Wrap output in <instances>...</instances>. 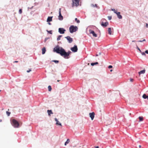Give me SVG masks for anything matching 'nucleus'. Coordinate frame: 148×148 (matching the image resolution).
Returning a JSON list of instances; mask_svg holds the SVG:
<instances>
[{
  "instance_id": "nucleus-23",
  "label": "nucleus",
  "mask_w": 148,
  "mask_h": 148,
  "mask_svg": "<svg viewBox=\"0 0 148 148\" xmlns=\"http://www.w3.org/2000/svg\"><path fill=\"white\" fill-rule=\"evenodd\" d=\"M91 6L92 7H96V8L98 7L97 5V4H95V5H94L93 4H92L91 5Z\"/></svg>"
},
{
  "instance_id": "nucleus-50",
  "label": "nucleus",
  "mask_w": 148,
  "mask_h": 148,
  "mask_svg": "<svg viewBox=\"0 0 148 148\" xmlns=\"http://www.w3.org/2000/svg\"><path fill=\"white\" fill-rule=\"evenodd\" d=\"M98 56V54H97V55H96V56Z\"/></svg>"
},
{
  "instance_id": "nucleus-10",
  "label": "nucleus",
  "mask_w": 148,
  "mask_h": 148,
  "mask_svg": "<svg viewBox=\"0 0 148 148\" xmlns=\"http://www.w3.org/2000/svg\"><path fill=\"white\" fill-rule=\"evenodd\" d=\"M58 19L59 20H62L63 19V16H62L61 14V9L60 8L59 10V16H58Z\"/></svg>"
},
{
  "instance_id": "nucleus-3",
  "label": "nucleus",
  "mask_w": 148,
  "mask_h": 148,
  "mask_svg": "<svg viewBox=\"0 0 148 148\" xmlns=\"http://www.w3.org/2000/svg\"><path fill=\"white\" fill-rule=\"evenodd\" d=\"M11 123L12 125L15 127H18L19 125L18 122L15 119H12Z\"/></svg>"
},
{
  "instance_id": "nucleus-15",
  "label": "nucleus",
  "mask_w": 148,
  "mask_h": 148,
  "mask_svg": "<svg viewBox=\"0 0 148 148\" xmlns=\"http://www.w3.org/2000/svg\"><path fill=\"white\" fill-rule=\"evenodd\" d=\"M52 16L48 17L47 19V22H49L51 21H52Z\"/></svg>"
},
{
  "instance_id": "nucleus-27",
  "label": "nucleus",
  "mask_w": 148,
  "mask_h": 148,
  "mask_svg": "<svg viewBox=\"0 0 148 148\" xmlns=\"http://www.w3.org/2000/svg\"><path fill=\"white\" fill-rule=\"evenodd\" d=\"M75 20L77 22V23H80L79 20H78L77 18H75Z\"/></svg>"
},
{
  "instance_id": "nucleus-55",
  "label": "nucleus",
  "mask_w": 148,
  "mask_h": 148,
  "mask_svg": "<svg viewBox=\"0 0 148 148\" xmlns=\"http://www.w3.org/2000/svg\"><path fill=\"white\" fill-rule=\"evenodd\" d=\"M1 91V90H0V91Z\"/></svg>"
},
{
  "instance_id": "nucleus-22",
  "label": "nucleus",
  "mask_w": 148,
  "mask_h": 148,
  "mask_svg": "<svg viewBox=\"0 0 148 148\" xmlns=\"http://www.w3.org/2000/svg\"><path fill=\"white\" fill-rule=\"evenodd\" d=\"M70 142V139H68L65 142V143H64V145L65 146L67 144H68Z\"/></svg>"
},
{
  "instance_id": "nucleus-21",
  "label": "nucleus",
  "mask_w": 148,
  "mask_h": 148,
  "mask_svg": "<svg viewBox=\"0 0 148 148\" xmlns=\"http://www.w3.org/2000/svg\"><path fill=\"white\" fill-rule=\"evenodd\" d=\"M108 34L110 35L112 34V32L111 31V29L110 28H109L108 29Z\"/></svg>"
},
{
  "instance_id": "nucleus-54",
  "label": "nucleus",
  "mask_w": 148,
  "mask_h": 148,
  "mask_svg": "<svg viewBox=\"0 0 148 148\" xmlns=\"http://www.w3.org/2000/svg\"><path fill=\"white\" fill-rule=\"evenodd\" d=\"M99 54L100 55L101 54V53H99Z\"/></svg>"
},
{
  "instance_id": "nucleus-12",
  "label": "nucleus",
  "mask_w": 148,
  "mask_h": 148,
  "mask_svg": "<svg viewBox=\"0 0 148 148\" xmlns=\"http://www.w3.org/2000/svg\"><path fill=\"white\" fill-rule=\"evenodd\" d=\"M89 32L90 34H92L93 36L95 37H97V34H95L93 31L90 30Z\"/></svg>"
},
{
  "instance_id": "nucleus-33",
  "label": "nucleus",
  "mask_w": 148,
  "mask_h": 148,
  "mask_svg": "<svg viewBox=\"0 0 148 148\" xmlns=\"http://www.w3.org/2000/svg\"><path fill=\"white\" fill-rule=\"evenodd\" d=\"M108 17L109 20H110L112 19V17L111 16H108Z\"/></svg>"
},
{
  "instance_id": "nucleus-32",
  "label": "nucleus",
  "mask_w": 148,
  "mask_h": 148,
  "mask_svg": "<svg viewBox=\"0 0 148 148\" xmlns=\"http://www.w3.org/2000/svg\"><path fill=\"white\" fill-rule=\"evenodd\" d=\"M19 12L20 14H21L22 12V10L21 9H20L19 11Z\"/></svg>"
},
{
  "instance_id": "nucleus-2",
  "label": "nucleus",
  "mask_w": 148,
  "mask_h": 148,
  "mask_svg": "<svg viewBox=\"0 0 148 148\" xmlns=\"http://www.w3.org/2000/svg\"><path fill=\"white\" fill-rule=\"evenodd\" d=\"M69 29L70 33H72L77 31L78 30V28L76 26L71 25Z\"/></svg>"
},
{
  "instance_id": "nucleus-31",
  "label": "nucleus",
  "mask_w": 148,
  "mask_h": 148,
  "mask_svg": "<svg viewBox=\"0 0 148 148\" xmlns=\"http://www.w3.org/2000/svg\"><path fill=\"white\" fill-rule=\"evenodd\" d=\"M31 71H32V70H31V69H28V70H27V73H29V72H30Z\"/></svg>"
},
{
  "instance_id": "nucleus-14",
  "label": "nucleus",
  "mask_w": 148,
  "mask_h": 148,
  "mask_svg": "<svg viewBox=\"0 0 148 148\" xmlns=\"http://www.w3.org/2000/svg\"><path fill=\"white\" fill-rule=\"evenodd\" d=\"M55 121H56V125H59L62 126L61 123L59 122V121H58V120H57V119L56 118H55Z\"/></svg>"
},
{
  "instance_id": "nucleus-36",
  "label": "nucleus",
  "mask_w": 148,
  "mask_h": 148,
  "mask_svg": "<svg viewBox=\"0 0 148 148\" xmlns=\"http://www.w3.org/2000/svg\"><path fill=\"white\" fill-rule=\"evenodd\" d=\"M145 41V39H144L143 40H139V41H138V42H142L143 41Z\"/></svg>"
},
{
  "instance_id": "nucleus-49",
  "label": "nucleus",
  "mask_w": 148,
  "mask_h": 148,
  "mask_svg": "<svg viewBox=\"0 0 148 148\" xmlns=\"http://www.w3.org/2000/svg\"><path fill=\"white\" fill-rule=\"evenodd\" d=\"M1 121H2V120H0V122H1Z\"/></svg>"
},
{
  "instance_id": "nucleus-4",
  "label": "nucleus",
  "mask_w": 148,
  "mask_h": 148,
  "mask_svg": "<svg viewBox=\"0 0 148 148\" xmlns=\"http://www.w3.org/2000/svg\"><path fill=\"white\" fill-rule=\"evenodd\" d=\"M102 22L101 23V25L103 27H106L108 25V23L107 21L105 19L102 20Z\"/></svg>"
},
{
  "instance_id": "nucleus-19",
  "label": "nucleus",
  "mask_w": 148,
  "mask_h": 148,
  "mask_svg": "<svg viewBox=\"0 0 148 148\" xmlns=\"http://www.w3.org/2000/svg\"><path fill=\"white\" fill-rule=\"evenodd\" d=\"M145 71V70L144 69L142 71H140V72H139V75H140L141 74H144Z\"/></svg>"
},
{
  "instance_id": "nucleus-9",
  "label": "nucleus",
  "mask_w": 148,
  "mask_h": 148,
  "mask_svg": "<svg viewBox=\"0 0 148 148\" xmlns=\"http://www.w3.org/2000/svg\"><path fill=\"white\" fill-rule=\"evenodd\" d=\"M66 30L63 28H59L58 32L61 34H63L64 33Z\"/></svg>"
},
{
  "instance_id": "nucleus-8",
  "label": "nucleus",
  "mask_w": 148,
  "mask_h": 148,
  "mask_svg": "<svg viewBox=\"0 0 148 148\" xmlns=\"http://www.w3.org/2000/svg\"><path fill=\"white\" fill-rule=\"evenodd\" d=\"M65 38L67 39L68 42L69 43H71L73 41V38H71V37L69 36H67L66 37H65Z\"/></svg>"
},
{
  "instance_id": "nucleus-46",
  "label": "nucleus",
  "mask_w": 148,
  "mask_h": 148,
  "mask_svg": "<svg viewBox=\"0 0 148 148\" xmlns=\"http://www.w3.org/2000/svg\"><path fill=\"white\" fill-rule=\"evenodd\" d=\"M139 147L140 148V147H141V146L140 145H139Z\"/></svg>"
},
{
  "instance_id": "nucleus-35",
  "label": "nucleus",
  "mask_w": 148,
  "mask_h": 148,
  "mask_svg": "<svg viewBox=\"0 0 148 148\" xmlns=\"http://www.w3.org/2000/svg\"><path fill=\"white\" fill-rule=\"evenodd\" d=\"M140 53H141L143 55H145V53H144V52H140Z\"/></svg>"
},
{
  "instance_id": "nucleus-11",
  "label": "nucleus",
  "mask_w": 148,
  "mask_h": 148,
  "mask_svg": "<svg viewBox=\"0 0 148 148\" xmlns=\"http://www.w3.org/2000/svg\"><path fill=\"white\" fill-rule=\"evenodd\" d=\"M95 114L94 112H92V113H89V115L90 117L91 118V119L92 120L95 116Z\"/></svg>"
},
{
  "instance_id": "nucleus-20",
  "label": "nucleus",
  "mask_w": 148,
  "mask_h": 148,
  "mask_svg": "<svg viewBox=\"0 0 148 148\" xmlns=\"http://www.w3.org/2000/svg\"><path fill=\"white\" fill-rule=\"evenodd\" d=\"M142 97L144 99H147L148 100V96L146 95V94H144L143 95Z\"/></svg>"
},
{
  "instance_id": "nucleus-39",
  "label": "nucleus",
  "mask_w": 148,
  "mask_h": 148,
  "mask_svg": "<svg viewBox=\"0 0 148 148\" xmlns=\"http://www.w3.org/2000/svg\"><path fill=\"white\" fill-rule=\"evenodd\" d=\"M48 32L49 33H50V34H52V31H48Z\"/></svg>"
},
{
  "instance_id": "nucleus-40",
  "label": "nucleus",
  "mask_w": 148,
  "mask_h": 148,
  "mask_svg": "<svg viewBox=\"0 0 148 148\" xmlns=\"http://www.w3.org/2000/svg\"><path fill=\"white\" fill-rule=\"evenodd\" d=\"M114 12L116 14H117L118 13V12H117L116 11V10H114Z\"/></svg>"
},
{
  "instance_id": "nucleus-6",
  "label": "nucleus",
  "mask_w": 148,
  "mask_h": 148,
  "mask_svg": "<svg viewBox=\"0 0 148 148\" xmlns=\"http://www.w3.org/2000/svg\"><path fill=\"white\" fill-rule=\"evenodd\" d=\"M71 53V51H69L68 52H66L65 51V53L64 56V58L66 59L69 58L68 56Z\"/></svg>"
},
{
  "instance_id": "nucleus-45",
  "label": "nucleus",
  "mask_w": 148,
  "mask_h": 148,
  "mask_svg": "<svg viewBox=\"0 0 148 148\" xmlns=\"http://www.w3.org/2000/svg\"><path fill=\"white\" fill-rule=\"evenodd\" d=\"M95 148H99V147L98 146L95 147Z\"/></svg>"
},
{
  "instance_id": "nucleus-48",
  "label": "nucleus",
  "mask_w": 148,
  "mask_h": 148,
  "mask_svg": "<svg viewBox=\"0 0 148 148\" xmlns=\"http://www.w3.org/2000/svg\"><path fill=\"white\" fill-rule=\"evenodd\" d=\"M60 81V80H57V82H59Z\"/></svg>"
},
{
  "instance_id": "nucleus-29",
  "label": "nucleus",
  "mask_w": 148,
  "mask_h": 148,
  "mask_svg": "<svg viewBox=\"0 0 148 148\" xmlns=\"http://www.w3.org/2000/svg\"><path fill=\"white\" fill-rule=\"evenodd\" d=\"M52 62H55L56 63H58L59 62V61L57 60H53L52 61Z\"/></svg>"
},
{
  "instance_id": "nucleus-24",
  "label": "nucleus",
  "mask_w": 148,
  "mask_h": 148,
  "mask_svg": "<svg viewBox=\"0 0 148 148\" xmlns=\"http://www.w3.org/2000/svg\"><path fill=\"white\" fill-rule=\"evenodd\" d=\"M98 64V62H95V63H91V65L92 66H94L95 65H96V64Z\"/></svg>"
},
{
  "instance_id": "nucleus-16",
  "label": "nucleus",
  "mask_w": 148,
  "mask_h": 148,
  "mask_svg": "<svg viewBox=\"0 0 148 148\" xmlns=\"http://www.w3.org/2000/svg\"><path fill=\"white\" fill-rule=\"evenodd\" d=\"M47 112H48V115L49 116H51V114H53V112H52L51 110H47Z\"/></svg>"
},
{
  "instance_id": "nucleus-47",
  "label": "nucleus",
  "mask_w": 148,
  "mask_h": 148,
  "mask_svg": "<svg viewBox=\"0 0 148 148\" xmlns=\"http://www.w3.org/2000/svg\"><path fill=\"white\" fill-rule=\"evenodd\" d=\"M112 69H111V70H110V72H112Z\"/></svg>"
},
{
  "instance_id": "nucleus-1",
  "label": "nucleus",
  "mask_w": 148,
  "mask_h": 148,
  "mask_svg": "<svg viewBox=\"0 0 148 148\" xmlns=\"http://www.w3.org/2000/svg\"><path fill=\"white\" fill-rule=\"evenodd\" d=\"M53 51L57 53L60 54L62 56L64 57L65 51L62 47H60L58 45L54 49Z\"/></svg>"
},
{
  "instance_id": "nucleus-43",
  "label": "nucleus",
  "mask_w": 148,
  "mask_h": 148,
  "mask_svg": "<svg viewBox=\"0 0 148 148\" xmlns=\"http://www.w3.org/2000/svg\"><path fill=\"white\" fill-rule=\"evenodd\" d=\"M18 62V61H15L14 62H14H15V63H17V62Z\"/></svg>"
},
{
  "instance_id": "nucleus-37",
  "label": "nucleus",
  "mask_w": 148,
  "mask_h": 148,
  "mask_svg": "<svg viewBox=\"0 0 148 148\" xmlns=\"http://www.w3.org/2000/svg\"><path fill=\"white\" fill-rule=\"evenodd\" d=\"M137 48L138 50L140 52H141V50H140V49H139V48H138V47H137Z\"/></svg>"
},
{
  "instance_id": "nucleus-28",
  "label": "nucleus",
  "mask_w": 148,
  "mask_h": 148,
  "mask_svg": "<svg viewBox=\"0 0 148 148\" xmlns=\"http://www.w3.org/2000/svg\"><path fill=\"white\" fill-rule=\"evenodd\" d=\"M62 36V35H59L58 36L57 38V40H59L60 39L61 37Z\"/></svg>"
},
{
  "instance_id": "nucleus-18",
  "label": "nucleus",
  "mask_w": 148,
  "mask_h": 148,
  "mask_svg": "<svg viewBox=\"0 0 148 148\" xmlns=\"http://www.w3.org/2000/svg\"><path fill=\"white\" fill-rule=\"evenodd\" d=\"M46 52V48L44 47L42 49V54H45Z\"/></svg>"
},
{
  "instance_id": "nucleus-51",
  "label": "nucleus",
  "mask_w": 148,
  "mask_h": 148,
  "mask_svg": "<svg viewBox=\"0 0 148 148\" xmlns=\"http://www.w3.org/2000/svg\"><path fill=\"white\" fill-rule=\"evenodd\" d=\"M49 24L50 25V23H49Z\"/></svg>"
},
{
  "instance_id": "nucleus-34",
  "label": "nucleus",
  "mask_w": 148,
  "mask_h": 148,
  "mask_svg": "<svg viewBox=\"0 0 148 148\" xmlns=\"http://www.w3.org/2000/svg\"><path fill=\"white\" fill-rule=\"evenodd\" d=\"M130 81L131 82H132L133 81L134 79H133L130 78Z\"/></svg>"
},
{
  "instance_id": "nucleus-7",
  "label": "nucleus",
  "mask_w": 148,
  "mask_h": 148,
  "mask_svg": "<svg viewBox=\"0 0 148 148\" xmlns=\"http://www.w3.org/2000/svg\"><path fill=\"white\" fill-rule=\"evenodd\" d=\"M71 50L73 52H77L78 50V48L77 46L76 45H75L73 47L71 48Z\"/></svg>"
},
{
  "instance_id": "nucleus-42",
  "label": "nucleus",
  "mask_w": 148,
  "mask_h": 148,
  "mask_svg": "<svg viewBox=\"0 0 148 148\" xmlns=\"http://www.w3.org/2000/svg\"><path fill=\"white\" fill-rule=\"evenodd\" d=\"M146 27H148V24L147 23H146Z\"/></svg>"
},
{
  "instance_id": "nucleus-52",
  "label": "nucleus",
  "mask_w": 148,
  "mask_h": 148,
  "mask_svg": "<svg viewBox=\"0 0 148 148\" xmlns=\"http://www.w3.org/2000/svg\"><path fill=\"white\" fill-rule=\"evenodd\" d=\"M134 40L132 41V42H134Z\"/></svg>"
},
{
  "instance_id": "nucleus-44",
  "label": "nucleus",
  "mask_w": 148,
  "mask_h": 148,
  "mask_svg": "<svg viewBox=\"0 0 148 148\" xmlns=\"http://www.w3.org/2000/svg\"><path fill=\"white\" fill-rule=\"evenodd\" d=\"M112 10L113 11H114V10H115L114 9H112Z\"/></svg>"
},
{
  "instance_id": "nucleus-41",
  "label": "nucleus",
  "mask_w": 148,
  "mask_h": 148,
  "mask_svg": "<svg viewBox=\"0 0 148 148\" xmlns=\"http://www.w3.org/2000/svg\"><path fill=\"white\" fill-rule=\"evenodd\" d=\"M145 53H147V54H148V50H146L145 52Z\"/></svg>"
},
{
  "instance_id": "nucleus-53",
  "label": "nucleus",
  "mask_w": 148,
  "mask_h": 148,
  "mask_svg": "<svg viewBox=\"0 0 148 148\" xmlns=\"http://www.w3.org/2000/svg\"><path fill=\"white\" fill-rule=\"evenodd\" d=\"M89 63H88V65H89Z\"/></svg>"
},
{
  "instance_id": "nucleus-30",
  "label": "nucleus",
  "mask_w": 148,
  "mask_h": 148,
  "mask_svg": "<svg viewBox=\"0 0 148 148\" xmlns=\"http://www.w3.org/2000/svg\"><path fill=\"white\" fill-rule=\"evenodd\" d=\"M6 113L8 116H9L10 114V112L8 111H6Z\"/></svg>"
},
{
  "instance_id": "nucleus-17",
  "label": "nucleus",
  "mask_w": 148,
  "mask_h": 148,
  "mask_svg": "<svg viewBox=\"0 0 148 148\" xmlns=\"http://www.w3.org/2000/svg\"><path fill=\"white\" fill-rule=\"evenodd\" d=\"M120 12H118V13L116 14L117 15V16L118 18L119 19H121L122 18V16L120 14Z\"/></svg>"
},
{
  "instance_id": "nucleus-26",
  "label": "nucleus",
  "mask_w": 148,
  "mask_h": 148,
  "mask_svg": "<svg viewBox=\"0 0 148 148\" xmlns=\"http://www.w3.org/2000/svg\"><path fill=\"white\" fill-rule=\"evenodd\" d=\"M48 90L49 91H51L52 89H51V86H48Z\"/></svg>"
},
{
  "instance_id": "nucleus-13",
  "label": "nucleus",
  "mask_w": 148,
  "mask_h": 148,
  "mask_svg": "<svg viewBox=\"0 0 148 148\" xmlns=\"http://www.w3.org/2000/svg\"><path fill=\"white\" fill-rule=\"evenodd\" d=\"M105 91L104 89H102L101 90V93L100 95H104L105 94Z\"/></svg>"
},
{
  "instance_id": "nucleus-5",
  "label": "nucleus",
  "mask_w": 148,
  "mask_h": 148,
  "mask_svg": "<svg viewBox=\"0 0 148 148\" xmlns=\"http://www.w3.org/2000/svg\"><path fill=\"white\" fill-rule=\"evenodd\" d=\"M79 0H73V5H75L76 6H78L79 5Z\"/></svg>"
},
{
  "instance_id": "nucleus-25",
  "label": "nucleus",
  "mask_w": 148,
  "mask_h": 148,
  "mask_svg": "<svg viewBox=\"0 0 148 148\" xmlns=\"http://www.w3.org/2000/svg\"><path fill=\"white\" fill-rule=\"evenodd\" d=\"M140 121H142L143 120V117L139 116V117Z\"/></svg>"
},
{
  "instance_id": "nucleus-38",
  "label": "nucleus",
  "mask_w": 148,
  "mask_h": 148,
  "mask_svg": "<svg viewBox=\"0 0 148 148\" xmlns=\"http://www.w3.org/2000/svg\"><path fill=\"white\" fill-rule=\"evenodd\" d=\"M112 67V66L111 65H109L108 67V68L109 69H110V68H111Z\"/></svg>"
}]
</instances>
